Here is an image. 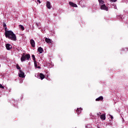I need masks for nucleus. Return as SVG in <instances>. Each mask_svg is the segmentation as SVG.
Wrapping results in <instances>:
<instances>
[{"instance_id":"obj_3","label":"nucleus","mask_w":128,"mask_h":128,"mask_svg":"<svg viewBox=\"0 0 128 128\" xmlns=\"http://www.w3.org/2000/svg\"><path fill=\"white\" fill-rule=\"evenodd\" d=\"M100 8L101 10H106L107 12L108 10V8L105 4L100 6Z\"/></svg>"},{"instance_id":"obj_14","label":"nucleus","mask_w":128,"mask_h":128,"mask_svg":"<svg viewBox=\"0 0 128 128\" xmlns=\"http://www.w3.org/2000/svg\"><path fill=\"white\" fill-rule=\"evenodd\" d=\"M100 118L102 120H106V114H102L100 116Z\"/></svg>"},{"instance_id":"obj_8","label":"nucleus","mask_w":128,"mask_h":128,"mask_svg":"<svg viewBox=\"0 0 128 128\" xmlns=\"http://www.w3.org/2000/svg\"><path fill=\"white\" fill-rule=\"evenodd\" d=\"M98 2H99V6H100L104 4V0H98Z\"/></svg>"},{"instance_id":"obj_12","label":"nucleus","mask_w":128,"mask_h":128,"mask_svg":"<svg viewBox=\"0 0 128 128\" xmlns=\"http://www.w3.org/2000/svg\"><path fill=\"white\" fill-rule=\"evenodd\" d=\"M104 100V97L102 96H100L99 98H96V102H98L100 100Z\"/></svg>"},{"instance_id":"obj_22","label":"nucleus","mask_w":128,"mask_h":128,"mask_svg":"<svg viewBox=\"0 0 128 128\" xmlns=\"http://www.w3.org/2000/svg\"><path fill=\"white\" fill-rule=\"evenodd\" d=\"M110 0V2H116L117 0Z\"/></svg>"},{"instance_id":"obj_10","label":"nucleus","mask_w":128,"mask_h":128,"mask_svg":"<svg viewBox=\"0 0 128 128\" xmlns=\"http://www.w3.org/2000/svg\"><path fill=\"white\" fill-rule=\"evenodd\" d=\"M6 50H10L12 48V46H10V44H6Z\"/></svg>"},{"instance_id":"obj_1","label":"nucleus","mask_w":128,"mask_h":128,"mask_svg":"<svg viewBox=\"0 0 128 128\" xmlns=\"http://www.w3.org/2000/svg\"><path fill=\"white\" fill-rule=\"evenodd\" d=\"M5 36L7 38L11 40H14V42H16V34H14V32L12 30L6 31Z\"/></svg>"},{"instance_id":"obj_28","label":"nucleus","mask_w":128,"mask_h":128,"mask_svg":"<svg viewBox=\"0 0 128 128\" xmlns=\"http://www.w3.org/2000/svg\"><path fill=\"white\" fill-rule=\"evenodd\" d=\"M114 8L116 10V6H115Z\"/></svg>"},{"instance_id":"obj_18","label":"nucleus","mask_w":128,"mask_h":128,"mask_svg":"<svg viewBox=\"0 0 128 128\" xmlns=\"http://www.w3.org/2000/svg\"><path fill=\"white\" fill-rule=\"evenodd\" d=\"M34 64L36 68H38V63H36V61L34 62Z\"/></svg>"},{"instance_id":"obj_27","label":"nucleus","mask_w":128,"mask_h":128,"mask_svg":"<svg viewBox=\"0 0 128 128\" xmlns=\"http://www.w3.org/2000/svg\"><path fill=\"white\" fill-rule=\"evenodd\" d=\"M36 68H40V66H37Z\"/></svg>"},{"instance_id":"obj_2","label":"nucleus","mask_w":128,"mask_h":128,"mask_svg":"<svg viewBox=\"0 0 128 128\" xmlns=\"http://www.w3.org/2000/svg\"><path fill=\"white\" fill-rule=\"evenodd\" d=\"M30 54H26L25 53H23L22 54V56L20 58V60L22 62H26V60H30Z\"/></svg>"},{"instance_id":"obj_7","label":"nucleus","mask_w":128,"mask_h":128,"mask_svg":"<svg viewBox=\"0 0 128 128\" xmlns=\"http://www.w3.org/2000/svg\"><path fill=\"white\" fill-rule=\"evenodd\" d=\"M70 6H72L73 8H78V5L72 2H69Z\"/></svg>"},{"instance_id":"obj_20","label":"nucleus","mask_w":128,"mask_h":128,"mask_svg":"<svg viewBox=\"0 0 128 128\" xmlns=\"http://www.w3.org/2000/svg\"><path fill=\"white\" fill-rule=\"evenodd\" d=\"M16 68L17 70H20V66H18V64H16Z\"/></svg>"},{"instance_id":"obj_24","label":"nucleus","mask_w":128,"mask_h":128,"mask_svg":"<svg viewBox=\"0 0 128 128\" xmlns=\"http://www.w3.org/2000/svg\"><path fill=\"white\" fill-rule=\"evenodd\" d=\"M110 118L111 120H113L114 119V116H112L110 115Z\"/></svg>"},{"instance_id":"obj_5","label":"nucleus","mask_w":128,"mask_h":128,"mask_svg":"<svg viewBox=\"0 0 128 128\" xmlns=\"http://www.w3.org/2000/svg\"><path fill=\"white\" fill-rule=\"evenodd\" d=\"M30 44L32 48H34V46H36V42H34V40L33 39H31L30 40Z\"/></svg>"},{"instance_id":"obj_9","label":"nucleus","mask_w":128,"mask_h":128,"mask_svg":"<svg viewBox=\"0 0 128 128\" xmlns=\"http://www.w3.org/2000/svg\"><path fill=\"white\" fill-rule=\"evenodd\" d=\"M38 52H40V54H42L44 52V49L42 47H39L38 48Z\"/></svg>"},{"instance_id":"obj_26","label":"nucleus","mask_w":128,"mask_h":128,"mask_svg":"<svg viewBox=\"0 0 128 128\" xmlns=\"http://www.w3.org/2000/svg\"><path fill=\"white\" fill-rule=\"evenodd\" d=\"M37 2H38L39 4H40V0H38Z\"/></svg>"},{"instance_id":"obj_16","label":"nucleus","mask_w":128,"mask_h":128,"mask_svg":"<svg viewBox=\"0 0 128 128\" xmlns=\"http://www.w3.org/2000/svg\"><path fill=\"white\" fill-rule=\"evenodd\" d=\"M19 28L21 30H24V27L22 25H19Z\"/></svg>"},{"instance_id":"obj_4","label":"nucleus","mask_w":128,"mask_h":128,"mask_svg":"<svg viewBox=\"0 0 128 128\" xmlns=\"http://www.w3.org/2000/svg\"><path fill=\"white\" fill-rule=\"evenodd\" d=\"M18 76L20 78H24V72L22 71V70H20V72L18 73Z\"/></svg>"},{"instance_id":"obj_31","label":"nucleus","mask_w":128,"mask_h":128,"mask_svg":"<svg viewBox=\"0 0 128 128\" xmlns=\"http://www.w3.org/2000/svg\"><path fill=\"white\" fill-rule=\"evenodd\" d=\"M92 118V120H94V117H91Z\"/></svg>"},{"instance_id":"obj_15","label":"nucleus","mask_w":128,"mask_h":128,"mask_svg":"<svg viewBox=\"0 0 128 128\" xmlns=\"http://www.w3.org/2000/svg\"><path fill=\"white\" fill-rule=\"evenodd\" d=\"M40 80H42L44 78V74L41 73L40 74Z\"/></svg>"},{"instance_id":"obj_17","label":"nucleus","mask_w":128,"mask_h":128,"mask_svg":"<svg viewBox=\"0 0 128 128\" xmlns=\"http://www.w3.org/2000/svg\"><path fill=\"white\" fill-rule=\"evenodd\" d=\"M3 26H4V30H5L6 32V30L8 28L6 27V23H4Z\"/></svg>"},{"instance_id":"obj_30","label":"nucleus","mask_w":128,"mask_h":128,"mask_svg":"<svg viewBox=\"0 0 128 128\" xmlns=\"http://www.w3.org/2000/svg\"><path fill=\"white\" fill-rule=\"evenodd\" d=\"M97 116H100V114L98 113V114H97Z\"/></svg>"},{"instance_id":"obj_11","label":"nucleus","mask_w":128,"mask_h":128,"mask_svg":"<svg viewBox=\"0 0 128 128\" xmlns=\"http://www.w3.org/2000/svg\"><path fill=\"white\" fill-rule=\"evenodd\" d=\"M46 8H48L49 10H50L52 8V6H50V2H46Z\"/></svg>"},{"instance_id":"obj_25","label":"nucleus","mask_w":128,"mask_h":128,"mask_svg":"<svg viewBox=\"0 0 128 128\" xmlns=\"http://www.w3.org/2000/svg\"><path fill=\"white\" fill-rule=\"evenodd\" d=\"M88 126H90V124H87V125H86V126H85L86 128H88Z\"/></svg>"},{"instance_id":"obj_23","label":"nucleus","mask_w":128,"mask_h":128,"mask_svg":"<svg viewBox=\"0 0 128 128\" xmlns=\"http://www.w3.org/2000/svg\"><path fill=\"white\" fill-rule=\"evenodd\" d=\"M118 18H120V20H122V16L121 15H120V16H118Z\"/></svg>"},{"instance_id":"obj_6","label":"nucleus","mask_w":128,"mask_h":128,"mask_svg":"<svg viewBox=\"0 0 128 128\" xmlns=\"http://www.w3.org/2000/svg\"><path fill=\"white\" fill-rule=\"evenodd\" d=\"M45 42H47V44H52V41L50 38H45Z\"/></svg>"},{"instance_id":"obj_32","label":"nucleus","mask_w":128,"mask_h":128,"mask_svg":"<svg viewBox=\"0 0 128 128\" xmlns=\"http://www.w3.org/2000/svg\"><path fill=\"white\" fill-rule=\"evenodd\" d=\"M30 64V62L28 63V64Z\"/></svg>"},{"instance_id":"obj_19","label":"nucleus","mask_w":128,"mask_h":128,"mask_svg":"<svg viewBox=\"0 0 128 128\" xmlns=\"http://www.w3.org/2000/svg\"><path fill=\"white\" fill-rule=\"evenodd\" d=\"M32 58L34 62H36V57H35L34 55V54L32 55Z\"/></svg>"},{"instance_id":"obj_29","label":"nucleus","mask_w":128,"mask_h":128,"mask_svg":"<svg viewBox=\"0 0 128 128\" xmlns=\"http://www.w3.org/2000/svg\"><path fill=\"white\" fill-rule=\"evenodd\" d=\"M36 26H38V23H36Z\"/></svg>"},{"instance_id":"obj_21","label":"nucleus","mask_w":128,"mask_h":128,"mask_svg":"<svg viewBox=\"0 0 128 128\" xmlns=\"http://www.w3.org/2000/svg\"><path fill=\"white\" fill-rule=\"evenodd\" d=\"M0 88H4V86H2V84H0Z\"/></svg>"},{"instance_id":"obj_13","label":"nucleus","mask_w":128,"mask_h":128,"mask_svg":"<svg viewBox=\"0 0 128 128\" xmlns=\"http://www.w3.org/2000/svg\"><path fill=\"white\" fill-rule=\"evenodd\" d=\"M82 108H78L76 110L78 114H80V112H82Z\"/></svg>"}]
</instances>
